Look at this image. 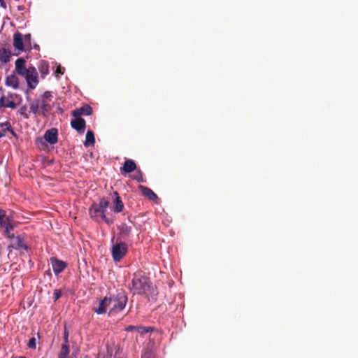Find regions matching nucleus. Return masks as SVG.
<instances>
[{"label":"nucleus","mask_w":358,"mask_h":358,"mask_svg":"<svg viewBox=\"0 0 358 358\" xmlns=\"http://www.w3.org/2000/svg\"><path fill=\"white\" fill-rule=\"evenodd\" d=\"M110 310L108 315L117 313L122 311L127 303V296L123 292H120L117 294L109 297Z\"/></svg>","instance_id":"nucleus-1"},{"label":"nucleus","mask_w":358,"mask_h":358,"mask_svg":"<svg viewBox=\"0 0 358 358\" xmlns=\"http://www.w3.org/2000/svg\"><path fill=\"white\" fill-rule=\"evenodd\" d=\"M132 289L138 294H145L151 287V283L148 278L145 277H138L134 275L131 280Z\"/></svg>","instance_id":"nucleus-2"},{"label":"nucleus","mask_w":358,"mask_h":358,"mask_svg":"<svg viewBox=\"0 0 358 358\" xmlns=\"http://www.w3.org/2000/svg\"><path fill=\"white\" fill-rule=\"evenodd\" d=\"M110 250L114 262H119L124 256H126L128 252V246L124 242L117 241L112 245Z\"/></svg>","instance_id":"nucleus-3"},{"label":"nucleus","mask_w":358,"mask_h":358,"mask_svg":"<svg viewBox=\"0 0 358 358\" xmlns=\"http://www.w3.org/2000/svg\"><path fill=\"white\" fill-rule=\"evenodd\" d=\"M0 228H4V234L7 238H10V231L13 229L12 217L8 215L4 210L0 209Z\"/></svg>","instance_id":"nucleus-4"},{"label":"nucleus","mask_w":358,"mask_h":358,"mask_svg":"<svg viewBox=\"0 0 358 358\" xmlns=\"http://www.w3.org/2000/svg\"><path fill=\"white\" fill-rule=\"evenodd\" d=\"M10 239H12V242L10 243V247L13 248L15 250H27L29 247L26 244L24 237L22 236H15L14 234L10 233Z\"/></svg>","instance_id":"nucleus-5"},{"label":"nucleus","mask_w":358,"mask_h":358,"mask_svg":"<svg viewBox=\"0 0 358 358\" xmlns=\"http://www.w3.org/2000/svg\"><path fill=\"white\" fill-rule=\"evenodd\" d=\"M24 77H25L29 88L34 89L36 87L38 83V73L34 67H30L27 74H25Z\"/></svg>","instance_id":"nucleus-6"},{"label":"nucleus","mask_w":358,"mask_h":358,"mask_svg":"<svg viewBox=\"0 0 358 358\" xmlns=\"http://www.w3.org/2000/svg\"><path fill=\"white\" fill-rule=\"evenodd\" d=\"M50 262L53 271L56 275H58L62 273L67 266V264L65 262L59 260L56 257H51Z\"/></svg>","instance_id":"nucleus-7"},{"label":"nucleus","mask_w":358,"mask_h":358,"mask_svg":"<svg viewBox=\"0 0 358 358\" xmlns=\"http://www.w3.org/2000/svg\"><path fill=\"white\" fill-rule=\"evenodd\" d=\"M105 358H126L125 353L119 346L109 347Z\"/></svg>","instance_id":"nucleus-8"},{"label":"nucleus","mask_w":358,"mask_h":358,"mask_svg":"<svg viewBox=\"0 0 358 358\" xmlns=\"http://www.w3.org/2000/svg\"><path fill=\"white\" fill-rule=\"evenodd\" d=\"M109 297L105 296L99 302L98 307H93L92 310L98 315L105 314L108 307H110Z\"/></svg>","instance_id":"nucleus-9"},{"label":"nucleus","mask_w":358,"mask_h":358,"mask_svg":"<svg viewBox=\"0 0 358 358\" xmlns=\"http://www.w3.org/2000/svg\"><path fill=\"white\" fill-rule=\"evenodd\" d=\"M44 139L51 145L57 143L58 141V130L56 128H51L48 129L43 136Z\"/></svg>","instance_id":"nucleus-10"},{"label":"nucleus","mask_w":358,"mask_h":358,"mask_svg":"<svg viewBox=\"0 0 358 358\" xmlns=\"http://www.w3.org/2000/svg\"><path fill=\"white\" fill-rule=\"evenodd\" d=\"M13 46L15 50L19 51L25 50L26 45L24 43L23 35L19 31L15 32L13 35Z\"/></svg>","instance_id":"nucleus-11"},{"label":"nucleus","mask_w":358,"mask_h":358,"mask_svg":"<svg viewBox=\"0 0 358 358\" xmlns=\"http://www.w3.org/2000/svg\"><path fill=\"white\" fill-rule=\"evenodd\" d=\"M71 126L78 133L82 134L85 131L86 122L82 117H75L71 121Z\"/></svg>","instance_id":"nucleus-12"},{"label":"nucleus","mask_w":358,"mask_h":358,"mask_svg":"<svg viewBox=\"0 0 358 358\" xmlns=\"http://www.w3.org/2000/svg\"><path fill=\"white\" fill-rule=\"evenodd\" d=\"M110 205L109 201L102 198L99 201V205H96L99 209L102 212V219L108 224L113 223V220H110L106 216V210Z\"/></svg>","instance_id":"nucleus-13"},{"label":"nucleus","mask_w":358,"mask_h":358,"mask_svg":"<svg viewBox=\"0 0 358 358\" xmlns=\"http://www.w3.org/2000/svg\"><path fill=\"white\" fill-rule=\"evenodd\" d=\"M136 169V164L132 159L125 160L124 165L120 168V173L122 175L133 172Z\"/></svg>","instance_id":"nucleus-14"},{"label":"nucleus","mask_w":358,"mask_h":358,"mask_svg":"<svg viewBox=\"0 0 358 358\" xmlns=\"http://www.w3.org/2000/svg\"><path fill=\"white\" fill-rule=\"evenodd\" d=\"M92 113V108L88 105H85L72 111V115L74 117H80L81 115H90Z\"/></svg>","instance_id":"nucleus-15"},{"label":"nucleus","mask_w":358,"mask_h":358,"mask_svg":"<svg viewBox=\"0 0 358 358\" xmlns=\"http://www.w3.org/2000/svg\"><path fill=\"white\" fill-rule=\"evenodd\" d=\"M138 189L141 190L142 195L148 198L149 200L155 201L158 199L157 195L149 187L143 185H139Z\"/></svg>","instance_id":"nucleus-16"},{"label":"nucleus","mask_w":358,"mask_h":358,"mask_svg":"<svg viewBox=\"0 0 358 358\" xmlns=\"http://www.w3.org/2000/svg\"><path fill=\"white\" fill-rule=\"evenodd\" d=\"M25 60L23 58H19L15 61V70L16 72L22 76H24L25 74H27L29 68L27 69L25 67Z\"/></svg>","instance_id":"nucleus-17"},{"label":"nucleus","mask_w":358,"mask_h":358,"mask_svg":"<svg viewBox=\"0 0 358 358\" xmlns=\"http://www.w3.org/2000/svg\"><path fill=\"white\" fill-rule=\"evenodd\" d=\"M11 51L5 48H0V67L8 63L10 60Z\"/></svg>","instance_id":"nucleus-18"},{"label":"nucleus","mask_w":358,"mask_h":358,"mask_svg":"<svg viewBox=\"0 0 358 358\" xmlns=\"http://www.w3.org/2000/svg\"><path fill=\"white\" fill-rule=\"evenodd\" d=\"M113 196H115L113 200V210L115 213H120L124 208L123 202L117 192H113Z\"/></svg>","instance_id":"nucleus-19"},{"label":"nucleus","mask_w":358,"mask_h":358,"mask_svg":"<svg viewBox=\"0 0 358 358\" xmlns=\"http://www.w3.org/2000/svg\"><path fill=\"white\" fill-rule=\"evenodd\" d=\"M6 131H10L13 136H15V132L12 129V127L9 122L6 121L3 123H0V138H2L6 136Z\"/></svg>","instance_id":"nucleus-20"},{"label":"nucleus","mask_w":358,"mask_h":358,"mask_svg":"<svg viewBox=\"0 0 358 358\" xmlns=\"http://www.w3.org/2000/svg\"><path fill=\"white\" fill-rule=\"evenodd\" d=\"M89 213L91 218L96 221H98L99 217L102 218V212L96 205H92L89 209Z\"/></svg>","instance_id":"nucleus-21"},{"label":"nucleus","mask_w":358,"mask_h":358,"mask_svg":"<svg viewBox=\"0 0 358 358\" xmlns=\"http://www.w3.org/2000/svg\"><path fill=\"white\" fill-rule=\"evenodd\" d=\"M6 85L9 87H12L14 89H17L19 87L18 78L15 75H10L7 76L6 79Z\"/></svg>","instance_id":"nucleus-22"},{"label":"nucleus","mask_w":358,"mask_h":358,"mask_svg":"<svg viewBox=\"0 0 358 358\" xmlns=\"http://www.w3.org/2000/svg\"><path fill=\"white\" fill-rule=\"evenodd\" d=\"M0 106L5 108H15L17 104L13 101H11L3 96L0 98Z\"/></svg>","instance_id":"nucleus-23"},{"label":"nucleus","mask_w":358,"mask_h":358,"mask_svg":"<svg viewBox=\"0 0 358 358\" xmlns=\"http://www.w3.org/2000/svg\"><path fill=\"white\" fill-rule=\"evenodd\" d=\"M95 143V138L94 132L91 130L87 131L85 136V141L84 142V145L85 147H89L91 145H94Z\"/></svg>","instance_id":"nucleus-24"},{"label":"nucleus","mask_w":358,"mask_h":358,"mask_svg":"<svg viewBox=\"0 0 358 358\" xmlns=\"http://www.w3.org/2000/svg\"><path fill=\"white\" fill-rule=\"evenodd\" d=\"M30 110L35 115L41 113L40 111V100L36 99L29 104Z\"/></svg>","instance_id":"nucleus-25"},{"label":"nucleus","mask_w":358,"mask_h":358,"mask_svg":"<svg viewBox=\"0 0 358 358\" xmlns=\"http://www.w3.org/2000/svg\"><path fill=\"white\" fill-rule=\"evenodd\" d=\"M120 234L122 236V237L125 238L130 235L131 232V227L126 224H122L120 226Z\"/></svg>","instance_id":"nucleus-26"},{"label":"nucleus","mask_w":358,"mask_h":358,"mask_svg":"<svg viewBox=\"0 0 358 358\" xmlns=\"http://www.w3.org/2000/svg\"><path fill=\"white\" fill-rule=\"evenodd\" d=\"M40 109L41 113L43 115H46V113L49 112L51 109L50 105L45 100L40 101Z\"/></svg>","instance_id":"nucleus-27"},{"label":"nucleus","mask_w":358,"mask_h":358,"mask_svg":"<svg viewBox=\"0 0 358 358\" xmlns=\"http://www.w3.org/2000/svg\"><path fill=\"white\" fill-rule=\"evenodd\" d=\"M154 328L151 327H142L138 326L136 327V331H138L141 335H143L148 334L149 332H152L154 331Z\"/></svg>","instance_id":"nucleus-28"},{"label":"nucleus","mask_w":358,"mask_h":358,"mask_svg":"<svg viewBox=\"0 0 358 358\" xmlns=\"http://www.w3.org/2000/svg\"><path fill=\"white\" fill-rule=\"evenodd\" d=\"M70 352L69 345L62 344L59 356L68 357Z\"/></svg>","instance_id":"nucleus-29"},{"label":"nucleus","mask_w":358,"mask_h":358,"mask_svg":"<svg viewBox=\"0 0 358 358\" xmlns=\"http://www.w3.org/2000/svg\"><path fill=\"white\" fill-rule=\"evenodd\" d=\"M39 70L42 74L48 73V64L46 62H41Z\"/></svg>","instance_id":"nucleus-30"},{"label":"nucleus","mask_w":358,"mask_h":358,"mask_svg":"<svg viewBox=\"0 0 358 358\" xmlns=\"http://www.w3.org/2000/svg\"><path fill=\"white\" fill-rule=\"evenodd\" d=\"M133 179L136 180V181H138L139 182H144V179H143V173H142L141 170H138L136 172V173L134 176Z\"/></svg>","instance_id":"nucleus-31"},{"label":"nucleus","mask_w":358,"mask_h":358,"mask_svg":"<svg viewBox=\"0 0 358 358\" xmlns=\"http://www.w3.org/2000/svg\"><path fill=\"white\" fill-rule=\"evenodd\" d=\"M31 36L30 34L23 36L24 43L25 45L29 49H31Z\"/></svg>","instance_id":"nucleus-32"},{"label":"nucleus","mask_w":358,"mask_h":358,"mask_svg":"<svg viewBox=\"0 0 358 358\" xmlns=\"http://www.w3.org/2000/svg\"><path fill=\"white\" fill-rule=\"evenodd\" d=\"M27 108L26 106H22L20 110H19V113L23 116L24 118L27 119L29 118V115L28 113H27Z\"/></svg>","instance_id":"nucleus-33"},{"label":"nucleus","mask_w":358,"mask_h":358,"mask_svg":"<svg viewBox=\"0 0 358 358\" xmlns=\"http://www.w3.org/2000/svg\"><path fill=\"white\" fill-rule=\"evenodd\" d=\"M42 98H43L42 100H45V101L49 100V101H51V99L52 98V93L50 92H49V91H46L42 95Z\"/></svg>","instance_id":"nucleus-34"},{"label":"nucleus","mask_w":358,"mask_h":358,"mask_svg":"<svg viewBox=\"0 0 358 358\" xmlns=\"http://www.w3.org/2000/svg\"><path fill=\"white\" fill-rule=\"evenodd\" d=\"M27 345L31 349H35L36 347V338L34 337L30 338Z\"/></svg>","instance_id":"nucleus-35"},{"label":"nucleus","mask_w":358,"mask_h":358,"mask_svg":"<svg viewBox=\"0 0 358 358\" xmlns=\"http://www.w3.org/2000/svg\"><path fill=\"white\" fill-rule=\"evenodd\" d=\"M62 296V292L60 289H55L54 294H53V299L54 301H57Z\"/></svg>","instance_id":"nucleus-36"},{"label":"nucleus","mask_w":358,"mask_h":358,"mask_svg":"<svg viewBox=\"0 0 358 358\" xmlns=\"http://www.w3.org/2000/svg\"><path fill=\"white\" fill-rule=\"evenodd\" d=\"M63 344H69V331L67 330L66 327H64V343Z\"/></svg>","instance_id":"nucleus-37"},{"label":"nucleus","mask_w":358,"mask_h":358,"mask_svg":"<svg viewBox=\"0 0 358 358\" xmlns=\"http://www.w3.org/2000/svg\"><path fill=\"white\" fill-rule=\"evenodd\" d=\"M141 358H153V355L150 351L147 350L142 355Z\"/></svg>","instance_id":"nucleus-38"},{"label":"nucleus","mask_w":358,"mask_h":358,"mask_svg":"<svg viewBox=\"0 0 358 358\" xmlns=\"http://www.w3.org/2000/svg\"><path fill=\"white\" fill-rule=\"evenodd\" d=\"M55 73L57 74H63L64 73V69L61 67V66H58L57 67Z\"/></svg>","instance_id":"nucleus-39"},{"label":"nucleus","mask_w":358,"mask_h":358,"mask_svg":"<svg viewBox=\"0 0 358 358\" xmlns=\"http://www.w3.org/2000/svg\"><path fill=\"white\" fill-rule=\"evenodd\" d=\"M138 326H133V325H129L127 327H126L125 330L127 331H132V330H136V327Z\"/></svg>","instance_id":"nucleus-40"},{"label":"nucleus","mask_w":358,"mask_h":358,"mask_svg":"<svg viewBox=\"0 0 358 358\" xmlns=\"http://www.w3.org/2000/svg\"><path fill=\"white\" fill-rule=\"evenodd\" d=\"M0 6H1L3 8H6V3H5L4 0H0Z\"/></svg>","instance_id":"nucleus-41"},{"label":"nucleus","mask_w":358,"mask_h":358,"mask_svg":"<svg viewBox=\"0 0 358 358\" xmlns=\"http://www.w3.org/2000/svg\"><path fill=\"white\" fill-rule=\"evenodd\" d=\"M45 274H47L49 277L52 276V273H51V271L50 270L47 271L45 272Z\"/></svg>","instance_id":"nucleus-42"},{"label":"nucleus","mask_w":358,"mask_h":358,"mask_svg":"<svg viewBox=\"0 0 358 358\" xmlns=\"http://www.w3.org/2000/svg\"><path fill=\"white\" fill-rule=\"evenodd\" d=\"M12 358H26V357L24 356H20V357H12Z\"/></svg>","instance_id":"nucleus-43"},{"label":"nucleus","mask_w":358,"mask_h":358,"mask_svg":"<svg viewBox=\"0 0 358 358\" xmlns=\"http://www.w3.org/2000/svg\"><path fill=\"white\" fill-rule=\"evenodd\" d=\"M58 358H68V357H62V356H58Z\"/></svg>","instance_id":"nucleus-44"}]
</instances>
